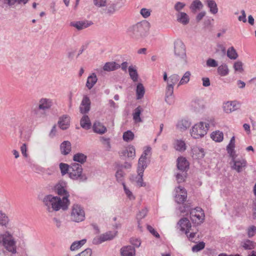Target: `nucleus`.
I'll list each match as a JSON object with an SVG mask.
<instances>
[{
	"mask_svg": "<svg viewBox=\"0 0 256 256\" xmlns=\"http://www.w3.org/2000/svg\"><path fill=\"white\" fill-rule=\"evenodd\" d=\"M92 128L94 132L99 134H104L106 130V128L100 122H94Z\"/></svg>",
	"mask_w": 256,
	"mask_h": 256,
	"instance_id": "30",
	"label": "nucleus"
},
{
	"mask_svg": "<svg viewBox=\"0 0 256 256\" xmlns=\"http://www.w3.org/2000/svg\"><path fill=\"white\" fill-rule=\"evenodd\" d=\"M174 53L178 60L180 64L186 65L188 63L186 46L180 40H177L174 43Z\"/></svg>",
	"mask_w": 256,
	"mask_h": 256,
	"instance_id": "3",
	"label": "nucleus"
},
{
	"mask_svg": "<svg viewBox=\"0 0 256 256\" xmlns=\"http://www.w3.org/2000/svg\"><path fill=\"white\" fill-rule=\"evenodd\" d=\"M20 151L22 154L26 158L28 156L27 152V146L26 144H23L22 146H20Z\"/></svg>",
	"mask_w": 256,
	"mask_h": 256,
	"instance_id": "64",
	"label": "nucleus"
},
{
	"mask_svg": "<svg viewBox=\"0 0 256 256\" xmlns=\"http://www.w3.org/2000/svg\"><path fill=\"white\" fill-rule=\"evenodd\" d=\"M151 150L152 148L150 146H147L140 156H143L144 158L147 159V156L150 154Z\"/></svg>",
	"mask_w": 256,
	"mask_h": 256,
	"instance_id": "62",
	"label": "nucleus"
},
{
	"mask_svg": "<svg viewBox=\"0 0 256 256\" xmlns=\"http://www.w3.org/2000/svg\"><path fill=\"white\" fill-rule=\"evenodd\" d=\"M100 141L102 144L106 146V148L110 150V138H106L104 136L100 138Z\"/></svg>",
	"mask_w": 256,
	"mask_h": 256,
	"instance_id": "55",
	"label": "nucleus"
},
{
	"mask_svg": "<svg viewBox=\"0 0 256 256\" xmlns=\"http://www.w3.org/2000/svg\"><path fill=\"white\" fill-rule=\"evenodd\" d=\"M0 242L6 250L13 254L16 253V242L9 232L6 231L0 234Z\"/></svg>",
	"mask_w": 256,
	"mask_h": 256,
	"instance_id": "4",
	"label": "nucleus"
},
{
	"mask_svg": "<svg viewBox=\"0 0 256 256\" xmlns=\"http://www.w3.org/2000/svg\"><path fill=\"white\" fill-rule=\"evenodd\" d=\"M130 243L135 246L138 248L141 244L140 240L138 238H132L130 239Z\"/></svg>",
	"mask_w": 256,
	"mask_h": 256,
	"instance_id": "63",
	"label": "nucleus"
},
{
	"mask_svg": "<svg viewBox=\"0 0 256 256\" xmlns=\"http://www.w3.org/2000/svg\"><path fill=\"white\" fill-rule=\"evenodd\" d=\"M92 250L90 248H86L76 256H92Z\"/></svg>",
	"mask_w": 256,
	"mask_h": 256,
	"instance_id": "59",
	"label": "nucleus"
},
{
	"mask_svg": "<svg viewBox=\"0 0 256 256\" xmlns=\"http://www.w3.org/2000/svg\"><path fill=\"white\" fill-rule=\"evenodd\" d=\"M90 101L87 96H84L80 106V110L82 114H86L90 110Z\"/></svg>",
	"mask_w": 256,
	"mask_h": 256,
	"instance_id": "14",
	"label": "nucleus"
},
{
	"mask_svg": "<svg viewBox=\"0 0 256 256\" xmlns=\"http://www.w3.org/2000/svg\"><path fill=\"white\" fill-rule=\"evenodd\" d=\"M206 2L210 9V12L213 14H216L218 12V8L216 2L214 0H206Z\"/></svg>",
	"mask_w": 256,
	"mask_h": 256,
	"instance_id": "28",
	"label": "nucleus"
},
{
	"mask_svg": "<svg viewBox=\"0 0 256 256\" xmlns=\"http://www.w3.org/2000/svg\"><path fill=\"white\" fill-rule=\"evenodd\" d=\"M150 24L142 20L130 26L126 30L128 36L134 41H141L148 35Z\"/></svg>",
	"mask_w": 256,
	"mask_h": 256,
	"instance_id": "2",
	"label": "nucleus"
},
{
	"mask_svg": "<svg viewBox=\"0 0 256 256\" xmlns=\"http://www.w3.org/2000/svg\"><path fill=\"white\" fill-rule=\"evenodd\" d=\"M122 137L125 142H128L133 140L134 134L132 131L128 130L124 133Z\"/></svg>",
	"mask_w": 256,
	"mask_h": 256,
	"instance_id": "46",
	"label": "nucleus"
},
{
	"mask_svg": "<svg viewBox=\"0 0 256 256\" xmlns=\"http://www.w3.org/2000/svg\"><path fill=\"white\" fill-rule=\"evenodd\" d=\"M184 210H181V212H184L186 211L190 212V218L192 223L198 225L203 222L204 218V214L200 208L197 207L195 208L191 209L188 206H184Z\"/></svg>",
	"mask_w": 256,
	"mask_h": 256,
	"instance_id": "5",
	"label": "nucleus"
},
{
	"mask_svg": "<svg viewBox=\"0 0 256 256\" xmlns=\"http://www.w3.org/2000/svg\"><path fill=\"white\" fill-rule=\"evenodd\" d=\"M248 236L250 238L256 234V227L254 226H252L248 228Z\"/></svg>",
	"mask_w": 256,
	"mask_h": 256,
	"instance_id": "56",
	"label": "nucleus"
},
{
	"mask_svg": "<svg viewBox=\"0 0 256 256\" xmlns=\"http://www.w3.org/2000/svg\"><path fill=\"white\" fill-rule=\"evenodd\" d=\"M142 109L140 106H138L135 108L133 113V120L136 123L142 122V120L140 117Z\"/></svg>",
	"mask_w": 256,
	"mask_h": 256,
	"instance_id": "35",
	"label": "nucleus"
},
{
	"mask_svg": "<svg viewBox=\"0 0 256 256\" xmlns=\"http://www.w3.org/2000/svg\"><path fill=\"white\" fill-rule=\"evenodd\" d=\"M147 212H148V210L146 208H144L142 209L141 211H140L139 212V213L137 214V219L138 220V226L140 228H141V227L140 226V220H140V219H142L143 218H144L146 214H147Z\"/></svg>",
	"mask_w": 256,
	"mask_h": 256,
	"instance_id": "51",
	"label": "nucleus"
},
{
	"mask_svg": "<svg viewBox=\"0 0 256 256\" xmlns=\"http://www.w3.org/2000/svg\"><path fill=\"white\" fill-rule=\"evenodd\" d=\"M190 122L186 119H182L178 121L176 124V128L182 132L187 130L190 126Z\"/></svg>",
	"mask_w": 256,
	"mask_h": 256,
	"instance_id": "24",
	"label": "nucleus"
},
{
	"mask_svg": "<svg viewBox=\"0 0 256 256\" xmlns=\"http://www.w3.org/2000/svg\"><path fill=\"white\" fill-rule=\"evenodd\" d=\"M190 75L189 71L186 72L180 80L178 86L187 84L190 80Z\"/></svg>",
	"mask_w": 256,
	"mask_h": 256,
	"instance_id": "47",
	"label": "nucleus"
},
{
	"mask_svg": "<svg viewBox=\"0 0 256 256\" xmlns=\"http://www.w3.org/2000/svg\"><path fill=\"white\" fill-rule=\"evenodd\" d=\"M52 104V100L50 99L42 98L39 101L38 108L46 110L50 108Z\"/></svg>",
	"mask_w": 256,
	"mask_h": 256,
	"instance_id": "21",
	"label": "nucleus"
},
{
	"mask_svg": "<svg viewBox=\"0 0 256 256\" xmlns=\"http://www.w3.org/2000/svg\"><path fill=\"white\" fill-rule=\"evenodd\" d=\"M256 246V243L252 240L248 239H245L242 240L240 244V247L244 250H252L255 248Z\"/></svg>",
	"mask_w": 256,
	"mask_h": 256,
	"instance_id": "15",
	"label": "nucleus"
},
{
	"mask_svg": "<svg viewBox=\"0 0 256 256\" xmlns=\"http://www.w3.org/2000/svg\"><path fill=\"white\" fill-rule=\"evenodd\" d=\"M211 138L216 142H220L223 140V132L219 130L214 132L211 134Z\"/></svg>",
	"mask_w": 256,
	"mask_h": 256,
	"instance_id": "37",
	"label": "nucleus"
},
{
	"mask_svg": "<svg viewBox=\"0 0 256 256\" xmlns=\"http://www.w3.org/2000/svg\"><path fill=\"white\" fill-rule=\"evenodd\" d=\"M128 70L130 76L132 80L134 82H137L138 80V76L136 68L134 66H131L128 67Z\"/></svg>",
	"mask_w": 256,
	"mask_h": 256,
	"instance_id": "36",
	"label": "nucleus"
},
{
	"mask_svg": "<svg viewBox=\"0 0 256 256\" xmlns=\"http://www.w3.org/2000/svg\"><path fill=\"white\" fill-rule=\"evenodd\" d=\"M226 54L228 57L231 60H236L238 57L236 50L232 46L228 48Z\"/></svg>",
	"mask_w": 256,
	"mask_h": 256,
	"instance_id": "43",
	"label": "nucleus"
},
{
	"mask_svg": "<svg viewBox=\"0 0 256 256\" xmlns=\"http://www.w3.org/2000/svg\"><path fill=\"white\" fill-rule=\"evenodd\" d=\"M145 93V89L142 83H138L137 84L136 88V98L138 100H140L144 97V96Z\"/></svg>",
	"mask_w": 256,
	"mask_h": 256,
	"instance_id": "33",
	"label": "nucleus"
},
{
	"mask_svg": "<svg viewBox=\"0 0 256 256\" xmlns=\"http://www.w3.org/2000/svg\"><path fill=\"white\" fill-rule=\"evenodd\" d=\"M122 256H135V248L131 246H126L120 249Z\"/></svg>",
	"mask_w": 256,
	"mask_h": 256,
	"instance_id": "20",
	"label": "nucleus"
},
{
	"mask_svg": "<svg viewBox=\"0 0 256 256\" xmlns=\"http://www.w3.org/2000/svg\"><path fill=\"white\" fill-rule=\"evenodd\" d=\"M115 176L116 181L123 185V184H125L124 182V174L121 168L118 169L116 172Z\"/></svg>",
	"mask_w": 256,
	"mask_h": 256,
	"instance_id": "38",
	"label": "nucleus"
},
{
	"mask_svg": "<svg viewBox=\"0 0 256 256\" xmlns=\"http://www.w3.org/2000/svg\"><path fill=\"white\" fill-rule=\"evenodd\" d=\"M173 93L174 86L168 84L166 90L165 100L169 104H171L174 102Z\"/></svg>",
	"mask_w": 256,
	"mask_h": 256,
	"instance_id": "19",
	"label": "nucleus"
},
{
	"mask_svg": "<svg viewBox=\"0 0 256 256\" xmlns=\"http://www.w3.org/2000/svg\"><path fill=\"white\" fill-rule=\"evenodd\" d=\"M143 174L138 171V175L135 178V182L138 187L146 186V184L143 182Z\"/></svg>",
	"mask_w": 256,
	"mask_h": 256,
	"instance_id": "39",
	"label": "nucleus"
},
{
	"mask_svg": "<svg viewBox=\"0 0 256 256\" xmlns=\"http://www.w3.org/2000/svg\"><path fill=\"white\" fill-rule=\"evenodd\" d=\"M120 156H126L128 158H134L136 156L135 148L132 146H129L120 152Z\"/></svg>",
	"mask_w": 256,
	"mask_h": 256,
	"instance_id": "16",
	"label": "nucleus"
},
{
	"mask_svg": "<svg viewBox=\"0 0 256 256\" xmlns=\"http://www.w3.org/2000/svg\"><path fill=\"white\" fill-rule=\"evenodd\" d=\"M243 64L240 61H237L234 63V68L235 71H238L240 72H242L244 71L242 68Z\"/></svg>",
	"mask_w": 256,
	"mask_h": 256,
	"instance_id": "53",
	"label": "nucleus"
},
{
	"mask_svg": "<svg viewBox=\"0 0 256 256\" xmlns=\"http://www.w3.org/2000/svg\"><path fill=\"white\" fill-rule=\"evenodd\" d=\"M209 128V124L200 122L195 124L190 131L192 136L194 138H200L204 136L206 134Z\"/></svg>",
	"mask_w": 256,
	"mask_h": 256,
	"instance_id": "6",
	"label": "nucleus"
},
{
	"mask_svg": "<svg viewBox=\"0 0 256 256\" xmlns=\"http://www.w3.org/2000/svg\"><path fill=\"white\" fill-rule=\"evenodd\" d=\"M203 7V4L200 0H194L190 4V8L192 12L195 13L202 9Z\"/></svg>",
	"mask_w": 256,
	"mask_h": 256,
	"instance_id": "25",
	"label": "nucleus"
},
{
	"mask_svg": "<svg viewBox=\"0 0 256 256\" xmlns=\"http://www.w3.org/2000/svg\"><path fill=\"white\" fill-rule=\"evenodd\" d=\"M184 6V4L181 2H177L174 6V9L179 12Z\"/></svg>",
	"mask_w": 256,
	"mask_h": 256,
	"instance_id": "61",
	"label": "nucleus"
},
{
	"mask_svg": "<svg viewBox=\"0 0 256 256\" xmlns=\"http://www.w3.org/2000/svg\"><path fill=\"white\" fill-rule=\"evenodd\" d=\"M80 126L85 130H89L92 126V124L89 117L86 116H84L80 121Z\"/></svg>",
	"mask_w": 256,
	"mask_h": 256,
	"instance_id": "29",
	"label": "nucleus"
},
{
	"mask_svg": "<svg viewBox=\"0 0 256 256\" xmlns=\"http://www.w3.org/2000/svg\"><path fill=\"white\" fill-rule=\"evenodd\" d=\"M147 229L155 237L157 238H160V234H158V232L153 228L151 226L148 225L147 226Z\"/></svg>",
	"mask_w": 256,
	"mask_h": 256,
	"instance_id": "60",
	"label": "nucleus"
},
{
	"mask_svg": "<svg viewBox=\"0 0 256 256\" xmlns=\"http://www.w3.org/2000/svg\"><path fill=\"white\" fill-rule=\"evenodd\" d=\"M193 154L198 159L203 158L205 156L204 150L201 148H195L193 149Z\"/></svg>",
	"mask_w": 256,
	"mask_h": 256,
	"instance_id": "42",
	"label": "nucleus"
},
{
	"mask_svg": "<svg viewBox=\"0 0 256 256\" xmlns=\"http://www.w3.org/2000/svg\"><path fill=\"white\" fill-rule=\"evenodd\" d=\"M206 65L209 67L215 68L218 66V64L216 60L212 58H208L206 60Z\"/></svg>",
	"mask_w": 256,
	"mask_h": 256,
	"instance_id": "58",
	"label": "nucleus"
},
{
	"mask_svg": "<svg viewBox=\"0 0 256 256\" xmlns=\"http://www.w3.org/2000/svg\"><path fill=\"white\" fill-rule=\"evenodd\" d=\"M86 156L82 153H77L74 156L73 160L75 162L84 163L86 160Z\"/></svg>",
	"mask_w": 256,
	"mask_h": 256,
	"instance_id": "41",
	"label": "nucleus"
},
{
	"mask_svg": "<svg viewBox=\"0 0 256 256\" xmlns=\"http://www.w3.org/2000/svg\"><path fill=\"white\" fill-rule=\"evenodd\" d=\"M112 235L110 232H106L100 236L96 237L93 240V243L96 244H101L105 241L110 240Z\"/></svg>",
	"mask_w": 256,
	"mask_h": 256,
	"instance_id": "18",
	"label": "nucleus"
},
{
	"mask_svg": "<svg viewBox=\"0 0 256 256\" xmlns=\"http://www.w3.org/2000/svg\"><path fill=\"white\" fill-rule=\"evenodd\" d=\"M179 80L180 76L178 74H173L168 78V84L174 86V85L178 82Z\"/></svg>",
	"mask_w": 256,
	"mask_h": 256,
	"instance_id": "44",
	"label": "nucleus"
},
{
	"mask_svg": "<svg viewBox=\"0 0 256 256\" xmlns=\"http://www.w3.org/2000/svg\"><path fill=\"white\" fill-rule=\"evenodd\" d=\"M177 21L184 25H186L189 23L190 18L184 12H179L176 14Z\"/></svg>",
	"mask_w": 256,
	"mask_h": 256,
	"instance_id": "23",
	"label": "nucleus"
},
{
	"mask_svg": "<svg viewBox=\"0 0 256 256\" xmlns=\"http://www.w3.org/2000/svg\"><path fill=\"white\" fill-rule=\"evenodd\" d=\"M146 160V159L144 158L143 156H140L139 158L138 162V171L140 172V173L144 172V170L147 167Z\"/></svg>",
	"mask_w": 256,
	"mask_h": 256,
	"instance_id": "34",
	"label": "nucleus"
},
{
	"mask_svg": "<svg viewBox=\"0 0 256 256\" xmlns=\"http://www.w3.org/2000/svg\"><path fill=\"white\" fill-rule=\"evenodd\" d=\"M175 201L178 204L184 203L187 198V192L186 190L182 187L178 186L175 189Z\"/></svg>",
	"mask_w": 256,
	"mask_h": 256,
	"instance_id": "10",
	"label": "nucleus"
},
{
	"mask_svg": "<svg viewBox=\"0 0 256 256\" xmlns=\"http://www.w3.org/2000/svg\"><path fill=\"white\" fill-rule=\"evenodd\" d=\"M123 187L124 189V191L127 196L130 199V200H134V196L132 194V192L126 186L125 184H123Z\"/></svg>",
	"mask_w": 256,
	"mask_h": 256,
	"instance_id": "57",
	"label": "nucleus"
},
{
	"mask_svg": "<svg viewBox=\"0 0 256 256\" xmlns=\"http://www.w3.org/2000/svg\"><path fill=\"white\" fill-rule=\"evenodd\" d=\"M178 225L179 226L180 230L184 232L186 234L189 233L192 227L190 220L186 218H183L180 219L178 222Z\"/></svg>",
	"mask_w": 256,
	"mask_h": 256,
	"instance_id": "11",
	"label": "nucleus"
},
{
	"mask_svg": "<svg viewBox=\"0 0 256 256\" xmlns=\"http://www.w3.org/2000/svg\"><path fill=\"white\" fill-rule=\"evenodd\" d=\"M238 106V104L236 101L228 102L224 104L223 108L226 112L230 113L237 110Z\"/></svg>",
	"mask_w": 256,
	"mask_h": 256,
	"instance_id": "17",
	"label": "nucleus"
},
{
	"mask_svg": "<svg viewBox=\"0 0 256 256\" xmlns=\"http://www.w3.org/2000/svg\"><path fill=\"white\" fill-rule=\"evenodd\" d=\"M140 12L144 18H146L150 16L152 10L150 9L142 8Z\"/></svg>",
	"mask_w": 256,
	"mask_h": 256,
	"instance_id": "52",
	"label": "nucleus"
},
{
	"mask_svg": "<svg viewBox=\"0 0 256 256\" xmlns=\"http://www.w3.org/2000/svg\"><path fill=\"white\" fill-rule=\"evenodd\" d=\"M60 168L62 176L66 174L68 172H70V168L68 164H66L60 163Z\"/></svg>",
	"mask_w": 256,
	"mask_h": 256,
	"instance_id": "49",
	"label": "nucleus"
},
{
	"mask_svg": "<svg viewBox=\"0 0 256 256\" xmlns=\"http://www.w3.org/2000/svg\"><path fill=\"white\" fill-rule=\"evenodd\" d=\"M82 168L80 164H72L70 169V177L73 180H78L80 182L84 181L86 180V177L82 174Z\"/></svg>",
	"mask_w": 256,
	"mask_h": 256,
	"instance_id": "7",
	"label": "nucleus"
},
{
	"mask_svg": "<svg viewBox=\"0 0 256 256\" xmlns=\"http://www.w3.org/2000/svg\"><path fill=\"white\" fill-rule=\"evenodd\" d=\"M60 152L62 154L66 155L71 151V144L68 141H64L60 146Z\"/></svg>",
	"mask_w": 256,
	"mask_h": 256,
	"instance_id": "26",
	"label": "nucleus"
},
{
	"mask_svg": "<svg viewBox=\"0 0 256 256\" xmlns=\"http://www.w3.org/2000/svg\"><path fill=\"white\" fill-rule=\"evenodd\" d=\"M84 218L85 212L82 207L78 204H74L70 212L72 220L78 222L83 221Z\"/></svg>",
	"mask_w": 256,
	"mask_h": 256,
	"instance_id": "8",
	"label": "nucleus"
},
{
	"mask_svg": "<svg viewBox=\"0 0 256 256\" xmlns=\"http://www.w3.org/2000/svg\"><path fill=\"white\" fill-rule=\"evenodd\" d=\"M176 166L180 171L186 172L189 168V162L185 158L180 156L177 159Z\"/></svg>",
	"mask_w": 256,
	"mask_h": 256,
	"instance_id": "13",
	"label": "nucleus"
},
{
	"mask_svg": "<svg viewBox=\"0 0 256 256\" xmlns=\"http://www.w3.org/2000/svg\"><path fill=\"white\" fill-rule=\"evenodd\" d=\"M232 169L236 170L238 172H242L247 165L246 160L243 158H238L230 162Z\"/></svg>",
	"mask_w": 256,
	"mask_h": 256,
	"instance_id": "9",
	"label": "nucleus"
},
{
	"mask_svg": "<svg viewBox=\"0 0 256 256\" xmlns=\"http://www.w3.org/2000/svg\"><path fill=\"white\" fill-rule=\"evenodd\" d=\"M174 148L179 152H184L186 150V144L184 140H176L174 144Z\"/></svg>",
	"mask_w": 256,
	"mask_h": 256,
	"instance_id": "31",
	"label": "nucleus"
},
{
	"mask_svg": "<svg viewBox=\"0 0 256 256\" xmlns=\"http://www.w3.org/2000/svg\"><path fill=\"white\" fill-rule=\"evenodd\" d=\"M9 221V218L6 214L2 211H0V225L6 227Z\"/></svg>",
	"mask_w": 256,
	"mask_h": 256,
	"instance_id": "40",
	"label": "nucleus"
},
{
	"mask_svg": "<svg viewBox=\"0 0 256 256\" xmlns=\"http://www.w3.org/2000/svg\"><path fill=\"white\" fill-rule=\"evenodd\" d=\"M205 247V243L203 242H200L196 244L192 247V251L193 252H198L203 250Z\"/></svg>",
	"mask_w": 256,
	"mask_h": 256,
	"instance_id": "50",
	"label": "nucleus"
},
{
	"mask_svg": "<svg viewBox=\"0 0 256 256\" xmlns=\"http://www.w3.org/2000/svg\"><path fill=\"white\" fill-rule=\"evenodd\" d=\"M124 6L123 0H116L113 4V11L117 10Z\"/></svg>",
	"mask_w": 256,
	"mask_h": 256,
	"instance_id": "54",
	"label": "nucleus"
},
{
	"mask_svg": "<svg viewBox=\"0 0 256 256\" xmlns=\"http://www.w3.org/2000/svg\"><path fill=\"white\" fill-rule=\"evenodd\" d=\"M218 74L221 76H227L229 73L228 66L226 64L220 66L217 69Z\"/></svg>",
	"mask_w": 256,
	"mask_h": 256,
	"instance_id": "32",
	"label": "nucleus"
},
{
	"mask_svg": "<svg viewBox=\"0 0 256 256\" xmlns=\"http://www.w3.org/2000/svg\"><path fill=\"white\" fill-rule=\"evenodd\" d=\"M98 78L94 73L92 74L87 78L86 86L90 90L97 82Z\"/></svg>",
	"mask_w": 256,
	"mask_h": 256,
	"instance_id": "27",
	"label": "nucleus"
},
{
	"mask_svg": "<svg viewBox=\"0 0 256 256\" xmlns=\"http://www.w3.org/2000/svg\"><path fill=\"white\" fill-rule=\"evenodd\" d=\"M92 22L88 20L74 21L70 22V26L80 30L92 26Z\"/></svg>",
	"mask_w": 256,
	"mask_h": 256,
	"instance_id": "12",
	"label": "nucleus"
},
{
	"mask_svg": "<svg viewBox=\"0 0 256 256\" xmlns=\"http://www.w3.org/2000/svg\"><path fill=\"white\" fill-rule=\"evenodd\" d=\"M70 124V117L67 115L63 116L60 118L58 125L62 130H66Z\"/></svg>",
	"mask_w": 256,
	"mask_h": 256,
	"instance_id": "22",
	"label": "nucleus"
},
{
	"mask_svg": "<svg viewBox=\"0 0 256 256\" xmlns=\"http://www.w3.org/2000/svg\"><path fill=\"white\" fill-rule=\"evenodd\" d=\"M57 192L59 195H64L62 198L50 194L46 196L43 199V203L49 212L58 211L60 209L66 210L70 205V202L65 189L58 188Z\"/></svg>",
	"mask_w": 256,
	"mask_h": 256,
	"instance_id": "1",
	"label": "nucleus"
},
{
	"mask_svg": "<svg viewBox=\"0 0 256 256\" xmlns=\"http://www.w3.org/2000/svg\"><path fill=\"white\" fill-rule=\"evenodd\" d=\"M86 242V240L83 239L81 240L75 242L70 246L71 250H75L81 248Z\"/></svg>",
	"mask_w": 256,
	"mask_h": 256,
	"instance_id": "45",
	"label": "nucleus"
},
{
	"mask_svg": "<svg viewBox=\"0 0 256 256\" xmlns=\"http://www.w3.org/2000/svg\"><path fill=\"white\" fill-rule=\"evenodd\" d=\"M186 176V172L180 171L176 175V179L178 183L182 182L185 180Z\"/></svg>",
	"mask_w": 256,
	"mask_h": 256,
	"instance_id": "48",
	"label": "nucleus"
}]
</instances>
